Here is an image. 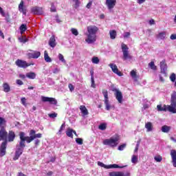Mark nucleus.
I'll use <instances>...</instances> for the list:
<instances>
[{
    "label": "nucleus",
    "instance_id": "nucleus-1",
    "mask_svg": "<svg viewBox=\"0 0 176 176\" xmlns=\"http://www.w3.org/2000/svg\"><path fill=\"white\" fill-rule=\"evenodd\" d=\"M87 32L85 34L86 38L85 42L88 43V45H93V43H96L97 41V33L98 32V27L96 25H90L88 26Z\"/></svg>",
    "mask_w": 176,
    "mask_h": 176
},
{
    "label": "nucleus",
    "instance_id": "nucleus-2",
    "mask_svg": "<svg viewBox=\"0 0 176 176\" xmlns=\"http://www.w3.org/2000/svg\"><path fill=\"white\" fill-rule=\"evenodd\" d=\"M119 140H120L119 135L111 137L109 139L104 140L103 141V145H108L111 148H115V146H118V144H119Z\"/></svg>",
    "mask_w": 176,
    "mask_h": 176
},
{
    "label": "nucleus",
    "instance_id": "nucleus-3",
    "mask_svg": "<svg viewBox=\"0 0 176 176\" xmlns=\"http://www.w3.org/2000/svg\"><path fill=\"white\" fill-rule=\"evenodd\" d=\"M121 47L123 54L122 59L124 60V61H126V60H132L133 56L129 54V47L127 46V45L122 43Z\"/></svg>",
    "mask_w": 176,
    "mask_h": 176
},
{
    "label": "nucleus",
    "instance_id": "nucleus-4",
    "mask_svg": "<svg viewBox=\"0 0 176 176\" xmlns=\"http://www.w3.org/2000/svg\"><path fill=\"white\" fill-rule=\"evenodd\" d=\"M112 91H114L115 97L119 104H122V102H123V94H122V91L116 88H113Z\"/></svg>",
    "mask_w": 176,
    "mask_h": 176
},
{
    "label": "nucleus",
    "instance_id": "nucleus-5",
    "mask_svg": "<svg viewBox=\"0 0 176 176\" xmlns=\"http://www.w3.org/2000/svg\"><path fill=\"white\" fill-rule=\"evenodd\" d=\"M98 166L100 167H104V168H123V166H120L116 164H110V165H105L104 163L101 162H98Z\"/></svg>",
    "mask_w": 176,
    "mask_h": 176
},
{
    "label": "nucleus",
    "instance_id": "nucleus-6",
    "mask_svg": "<svg viewBox=\"0 0 176 176\" xmlns=\"http://www.w3.org/2000/svg\"><path fill=\"white\" fill-rule=\"evenodd\" d=\"M8 131L4 126L0 127V141H6L8 140Z\"/></svg>",
    "mask_w": 176,
    "mask_h": 176
},
{
    "label": "nucleus",
    "instance_id": "nucleus-7",
    "mask_svg": "<svg viewBox=\"0 0 176 176\" xmlns=\"http://www.w3.org/2000/svg\"><path fill=\"white\" fill-rule=\"evenodd\" d=\"M41 100L43 102H50L52 105H57V100L56 98L42 96Z\"/></svg>",
    "mask_w": 176,
    "mask_h": 176
},
{
    "label": "nucleus",
    "instance_id": "nucleus-8",
    "mask_svg": "<svg viewBox=\"0 0 176 176\" xmlns=\"http://www.w3.org/2000/svg\"><path fill=\"white\" fill-rule=\"evenodd\" d=\"M24 135H25V133H24V132L20 133L19 137H20L21 141L19 142V144L16 145V146L19 148H22L23 149L25 148V139H24Z\"/></svg>",
    "mask_w": 176,
    "mask_h": 176
},
{
    "label": "nucleus",
    "instance_id": "nucleus-9",
    "mask_svg": "<svg viewBox=\"0 0 176 176\" xmlns=\"http://www.w3.org/2000/svg\"><path fill=\"white\" fill-rule=\"evenodd\" d=\"M30 52H32L28 53V57H29V58H39V57H41V52L32 50H30Z\"/></svg>",
    "mask_w": 176,
    "mask_h": 176
},
{
    "label": "nucleus",
    "instance_id": "nucleus-10",
    "mask_svg": "<svg viewBox=\"0 0 176 176\" xmlns=\"http://www.w3.org/2000/svg\"><path fill=\"white\" fill-rule=\"evenodd\" d=\"M16 65H17V67H19V68H27V67H30V64L27 63L26 61L18 59L16 62H15Z\"/></svg>",
    "mask_w": 176,
    "mask_h": 176
},
{
    "label": "nucleus",
    "instance_id": "nucleus-11",
    "mask_svg": "<svg viewBox=\"0 0 176 176\" xmlns=\"http://www.w3.org/2000/svg\"><path fill=\"white\" fill-rule=\"evenodd\" d=\"M23 151H24V148L16 146V150L15 151V155L13 158V160H18L19 157H20V156H21V155H23Z\"/></svg>",
    "mask_w": 176,
    "mask_h": 176
},
{
    "label": "nucleus",
    "instance_id": "nucleus-12",
    "mask_svg": "<svg viewBox=\"0 0 176 176\" xmlns=\"http://www.w3.org/2000/svg\"><path fill=\"white\" fill-rule=\"evenodd\" d=\"M105 3L109 10H112L116 6V0H106Z\"/></svg>",
    "mask_w": 176,
    "mask_h": 176
},
{
    "label": "nucleus",
    "instance_id": "nucleus-13",
    "mask_svg": "<svg viewBox=\"0 0 176 176\" xmlns=\"http://www.w3.org/2000/svg\"><path fill=\"white\" fill-rule=\"evenodd\" d=\"M31 12L34 14H43V8L38 7V6L32 7L31 8Z\"/></svg>",
    "mask_w": 176,
    "mask_h": 176
},
{
    "label": "nucleus",
    "instance_id": "nucleus-14",
    "mask_svg": "<svg viewBox=\"0 0 176 176\" xmlns=\"http://www.w3.org/2000/svg\"><path fill=\"white\" fill-rule=\"evenodd\" d=\"M109 67L111 68V71L114 73L116 74V75H118V76H122V72H119V69H118V66L113 63H110L109 65Z\"/></svg>",
    "mask_w": 176,
    "mask_h": 176
},
{
    "label": "nucleus",
    "instance_id": "nucleus-15",
    "mask_svg": "<svg viewBox=\"0 0 176 176\" xmlns=\"http://www.w3.org/2000/svg\"><path fill=\"white\" fill-rule=\"evenodd\" d=\"M19 10L25 16L27 14V8L24 6V1L21 0L19 5Z\"/></svg>",
    "mask_w": 176,
    "mask_h": 176
},
{
    "label": "nucleus",
    "instance_id": "nucleus-16",
    "mask_svg": "<svg viewBox=\"0 0 176 176\" xmlns=\"http://www.w3.org/2000/svg\"><path fill=\"white\" fill-rule=\"evenodd\" d=\"M8 142H3L0 146V156H5L6 155V145Z\"/></svg>",
    "mask_w": 176,
    "mask_h": 176
},
{
    "label": "nucleus",
    "instance_id": "nucleus-17",
    "mask_svg": "<svg viewBox=\"0 0 176 176\" xmlns=\"http://www.w3.org/2000/svg\"><path fill=\"white\" fill-rule=\"evenodd\" d=\"M74 134L78 137V134H76V131H75L74 129L71 128H68L66 131V135L67 137H69L70 138H74Z\"/></svg>",
    "mask_w": 176,
    "mask_h": 176
},
{
    "label": "nucleus",
    "instance_id": "nucleus-18",
    "mask_svg": "<svg viewBox=\"0 0 176 176\" xmlns=\"http://www.w3.org/2000/svg\"><path fill=\"white\" fill-rule=\"evenodd\" d=\"M109 176H130V173H123V172H111L109 174Z\"/></svg>",
    "mask_w": 176,
    "mask_h": 176
},
{
    "label": "nucleus",
    "instance_id": "nucleus-19",
    "mask_svg": "<svg viewBox=\"0 0 176 176\" xmlns=\"http://www.w3.org/2000/svg\"><path fill=\"white\" fill-rule=\"evenodd\" d=\"M166 111L171 113H176V104H173V103H170V105H166Z\"/></svg>",
    "mask_w": 176,
    "mask_h": 176
},
{
    "label": "nucleus",
    "instance_id": "nucleus-20",
    "mask_svg": "<svg viewBox=\"0 0 176 176\" xmlns=\"http://www.w3.org/2000/svg\"><path fill=\"white\" fill-rule=\"evenodd\" d=\"M160 68H161V72L162 74H166V72L167 71V65L166 64L165 60H162L160 63Z\"/></svg>",
    "mask_w": 176,
    "mask_h": 176
},
{
    "label": "nucleus",
    "instance_id": "nucleus-21",
    "mask_svg": "<svg viewBox=\"0 0 176 176\" xmlns=\"http://www.w3.org/2000/svg\"><path fill=\"white\" fill-rule=\"evenodd\" d=\"M56 45H57V43H56V38L54 37V35H53L50 38L49 45L51 47H56Z\"/></svg>",
    "mask_w": 176,
    "mask_h": 176
},
{
    "label": "nucleus",
    "instance_id": "nucleus-22",
    "mask_svg": "<svg viewBox=\"0 0 176 176\" xmlns=\"http://www.w3.org/2000/svg\"><path fill=\"white\" fill-rule=\"evenodd\" d=\"M15 138H16V134H14V132H13V131H10L8 133L9 142H12L14 141Z\"/></svg>",
    "mask_w": 176,
    "mask_h": 176
},
{
    "label": "nucleus",
    "instance_id": "nucleus-23",
    "mask_svg": "<svg viewBox=\"0 0 176 176\" xmlns=\"http://www.w3.org/2000/svg\"><path fill=\"white\" fill-rule=\"evenodd\" d=\"M157 110L158 112H166L167 111V105L164 104L162 106V104H157Z\"/></svg>",
    "mask_w": 176,
    "mask_h": 176
},
{
    "label": "nucleus",
    "instance_id": "nucleus-24",
    "mask_svg": "<svg viewBox=\"0 0 176 176\" xmlns=\"http://www.w3.org/2000/svg\"><path fill=\"white\" fill-rule=\"evenodd\" d=\"M80 110L81 111V113H82L83 116H86V115H89V111L86 108V106L81 105L80 107Z\"/></svg>",
    "mask_w": 176,
    "mask_h": 176
},
{
    "label": "nucleus",
    "instance_id": "nucleus-25",
    "mask_svg": "<svg viewBox=\"0 0 176 176\" xmlns=\"http://www.w3.org/2000/svg\"><path fill=\"white\" fill-rule=\"evenodd\" d=\"M145 128L146 129L148 132L152 131V130H153V124H152V122H148L146 123Z\"/></svg>",
    "mask_w": 176,
    "mask_h": 176
},
{
    "label": "nucleus",
    "instance_id": "nucleus-26",
    "mask_svg": "<svg viewBox=\"0 0 176 176\" xmlns=\"http://www.w3.org/2000/svg\"><path fill=\"white\" fill-rule=\"evenodd\" d=\"M26 78H28L29 79H35L36 78V74L35 72H28L26 74Z\"/></svg>",
    "mask_w": 176,
    "mask_h": 176
},
{
    "label": "nucleus",
    "instance_id": "nucleus-27",
    "mask_svg": "<svg viewBox=\"0 0 176 176\" xmlns=\"http://www.w3.org/2000/svg\"><path fill=\"white\" fill-rule=\"evenodd\" d=\"M3 91L5 93H9V91H10V86L7 82L3 83Z\"/></svg>",
    "mask_w": 176,
    "mask_h": 176
},
{
    "label": "nucleus",
    "instance_id": "nucleus-28",
    "mask_svg": "<svg viewBox=\"0 0 176 176\" xmlns=\"http://www.w3.org/2000/svg\"><path fill=\"white\" fill-rule=\"evenodd\" d=\"M170 104H176V91H173V94H171Z\"/></svg>",
    "mask_w": 176,
    "mask_h": 176
},
{
    "label": "nucleus",
    "instance_id": "nucleus-29",
    "mask_svg": "<svg viewBox=\"0 0 176 176\" xmlns=\"http://www.w3.org/2000/svg\"><path fill=\"white\" fill-rule=\"evenodd\" d=\"M162 133H168L170 130H171V126H167V125H164L162 126L161 129Z\"/></svg>",
    "mask_w": 176,
    "mask_h": 176
},
{
    "label": "nucleus",
    "instance_id": "nucleus-30",
    "mask_svg": "<svg viewBox=\"0 0 176 176\" xmlns=\"http://www.w3.org/2000/svg\"><path fill=\"white\" fill-rule=\"evenodd\" d=\"M44 59L46 63H52V58L49 57V54H47V51L44 52Z\"/></svg>",
    "mask_w": 176,
    "mask_h": 176
},
{
    "label": "nucleus",
    "instance_id": "nucleus-31",
    "mask_svg": "<svg viewBox=\"0 0 176 176\" xmlns=\"http://www.w3.org/2000/svg\"><path fill=\"white\" fill-rule=\"evenodd\" d=\"M104 105H105V109L107 111H110V109H112V105L109 103V100H104Z\"/></svg>",
    "mask_w": 176,
    "mask_h": 176
},
{
    "label": "nucleus",
    "instance_id": "nucleus-32",
    "mask_svg": "<svg viewBox=\"0 0 176 176\" xmlns=\"http://www.w3.org/2000/svg\"><path fill=\"white\" fill-rule=\"evenodd\" d=\"M6 119L4 118L0 117V127H6Z\"/></svg>",
    "mask_w": 176,
    "mask_h": 176
},
{
    "label": "nucleus",
    "instance_id": "nucleus-33",
    "mask_svg": "<svg viewBox=\"0 0 176 176\" xmlns=\"http://www.w3.org/2000/svg\"><path fill=\"white\" fill-rule=\"evenodd\" d=\"M157 38L158 39H161V40L164 39V38H166V32H160V33L157 35Z\"/></svg>",
    "mask_w": 176,
    "mask_h": 176
},
{
    "label": "nucleus",
    "instance_id": "nucleus-34",
    "mask_svg": "<svg viewBox=\"0 0 176 176\" xmlns=\"http://www.w3.org/2000/svg\"><path fill=\"white\" fill-rule=\"evenodd\" d=\"M21 34L23 35L27 31V25L22 24L20 27Z\"/></svg>",
    "mask_w": 176,
    "mask_h": 176
},
{
    "label": "nucleus",
    "instance_id": "nucleus-35",
    "mask_svg": "<svg viewBox=\"0 0 176 176\" xmlns=\"http://www.w3.org/2000/svg\"><path fill=\"white\" fill-rule=\"evenodd\" d=\"M23 138H24L25 141H26L28 142V144H30V142L34 141V138H33L32 136L25 137V135H23Z\"/></svg>",
    "mask_w": 176,
    "mask_h": 176
},
{
    "label": "nucleus",
    "instance_id": "nucleus-36",
    "mask_svg": "<svg viewBox=\"0 0 176 176\" xmlns=\"http://www.w3.org/2000/svg\"><path fill=\"white\" fill-rule=\"evenodd\" d=\"M131 162L133 164H137L138 163V156L135 155H132Z\"/></svg>",
    "mask_w": 176,
    "mask_h": 176
},
{
    "label": "nucleus",
    "instance_id": "nucleus-37",
    "mask_svg": "<svg viewBox=\"0 0 176 176\" xmlns=\"http://www.w3.org/2000/svg\"><path fill=\"white\" fill-rule=\"evenodd\" d=\"M110 34V38L111 39H115V38H116V31L115 30H111L109 32Z\"/></svg>",
    "mask_w": 176,
    "mask_h": 176
},
{
    "label": "nucleus",
    "instance_id": "nucleus-38",
    "mask_svg": "<svg viewBox=\"0 0 176 176\" xmlns=\"http://www.w3.org/2000/svg\"><path fill=\"white\" fill-rule=\"evenodd\" d=\"M170 156L172 157V161L176 160V151L175 150L170 151Z\"/></svg>",
    "mask_w": 176,
    "mask_h": 176
},
{
    "label": "nucleus",
    "instance_id": "nucleus-39",
    "mask_svg": "<svg viewBox=\"0 0 176 176\" xmlns=\"http://www.w3.org/2000/svg\"><path fill=\"white\" fill-rule=\"evenodd\" d=\"M75 3L74 6V8L75 9H78V8H79V6H80V1L79 0H72Z\"/></svg>",
    "mask_w": 176,
    "mask_h": 176
},
{
    "label": "nucleus",
    "instance_id": "nucleus-40",
    "mask_svg": "<svg viewBox=\"0 0 176 176\" xmlns=\"http://www.w3.org/2000/svg\"><path fill=\"white\" fill-rule=\"evenodd\" d=\"M93 64H98L100 63V59L97 56H94L91 59Z\"/></svg>",
    "mask_w": 176,
    "mask_h": 176
},
{
    "label": "nucleus",
    "instance_id": "nucleus-41",
    "mask_svg": "<svg viewBox=\"0 0 176 176\" xmlns=\"http://www.w3.org/2000/svg\"><path fill=\"white\" fill-rule=\"evenodd\" d=\"M99 130H102V131H104V130L107 129V124L105 123H102L100 124L98 126Z\"/></svg>",
    "mask_w": 176,
    "mask_h": 176
},
{
    "label": "nucleus",
    "instance_id": "nucleus-42",
    "mask_svg": "<svg viewBox=\"0 0 176 176\" xmlns=\"http://www.w3.org/2000/svg\"><path fill=\"white\" fill-rule=\"evenodd\" d=\"M148 67L151 69H153V71H156L157 67H156V65H155L154 62H151L150 63H148Z\"/></svg>",
    "mask_w": 176,
    "mask_h": 176
},
{
    "label": "nucleus",
    "instance_id": "nucleus-43",
    "mask_svg": "<svg viewBox=\"0 0 176 176\" xmlns=\"http://www.w3.org/2000/svg\"><path fill=\"white\" fill-rule=\"evenodd\" d=\"M131 76L134 79V80H137V72H135V71L132 70L131 72Z\"/></svg>",
    "mask_w": 176,
    "mask_h": 176
},
{
    "label": "nucleus",
    "instance_id": "nucleus-44",
    "mask_svg": "<svg viewBox=\"0 0 176 176\" xmlns=\"http://www.w3.org/2000/svg\"><path fill=\"white\" fill-rule=\"evenodd\" d=\"M71 32L73 35H75V36H78L79 35V32H78V30L75 28H72Z\"/></svg>",
    "mask_w": 176,
    "mask_h": 176
},
{
    "label": "nucleus",
    "instance_id": "nucleus-45",
    "mask_svg": "<svg viewBox=\"0 0 176 176\" xmlns=\"http://www.w3.org/2000/svg\"><path fill=\"white\" fill-rule=\"evenodd\" d=\"M102 94L104 97V100H108V91L107 89H102Z\"/></svg>",
    "mask_w": 176,
    "mask_h": 176
},
{
    "label": "nucleus",
    "instance_id": "nucleus-46",
    "mask_svg": "<svg viewBox=\"0 0 176 176\" xmlns=\"http://www.w3.org/2000/svg\"><path fill=\"white\" fill-rule=\"evenodd\" d=\"M154 160H155V162H157L158 163H160V162L163 160V157H162V156L160 155H157L154 157Z\"/></svg>",
    "mask_w": 176,
    "mask_h": 176
},
{
    "label": "nucleus",
    "instance_id": "nucleus-47",
    "mask_svg": "<svg viewBox=\"0 0 176 176\" xmlns=\"http://www.w3.org/2000/svg\"><path fill=\"white\" fill-rule=\"evenodd\" d=\"M58 59L60 60V61H61V63H63V64H65L66 61H65V59L64 58V56H63V54H58Z\"/></svg>",
    "mask_w": 176,
    "mask_h": 176
},
{
    "label": "nucleus",
    "instance_id": "nucleus-48",
    "mask_svg": "<svg viewBox=\"0 0 176 176\" xmlns=\"http://www.w3.org/2000/svg\"><path fill=\"white\" fill-rule=\"evenodd\" d=\"M19 41L22 43H25L26 42H28V40L25 37H19Z\"/></svg>",
    "mask_w": 176,
    "mask_h": 176
},
{
    "label": "nucleus",
    "instance_id": "nucleus-49",
    "mask_svg": "<svg viewBox=\"0 0 176 176\" xmlns=\"http://www.w3.org/2000/svg\"><path fill=\"white\" fill-rule=\"evenodd\" d=\"M76 142L78 145H82L83 144V139L82 138H76Z\"/></svg>",
    "mask_w": 176,
    "mask_h": 176
},
{
    "label": "nucleus",
    "instance_id": "nucleus-50",
    "mask_svg": "<svg viewBox=\"0 0 176 176\" xmlns=\"http://www.w3.org/2000/svg\"><path fill=\"white\" fill-rule=\"evenodd\" d=\"M49 118H51V119H54V118H57V113H52L48 114Z\"/></svg>",
    "mask_w": 176,
    "mask_h": 176
},
{
    "label": "nucleus",
    "instance_id": "nucleus-51",
    "mask_svg": "<svg viewBox=\"0 0 176 176\" xmlns=\"http://www.w3.org/2000/svg\"><path fill=\"white\" fill-rule=\"evenodd\" d=\"M170 79L171 80V82H175V79H176V75L175 74L173 73L170 76Z\"/></svg>",
    "mask_w": 176,
    "mask_h": 176
},
{
    "label": "nucleus",
    "instance_id": "nucleus-52",
    "mask_svg": "<svg viewBox=\"0 0 176 176\" xmlns=\"http://www.w3.org/2000/svg\"><path fill=\"white\" fill-rule=\"evenodd\" d=\"M32 137L34 138V140L35 138H42V133L34 134Z\"/></svg>",
    "mask_w": 176,
    "mask_h": 176
},
{
    "label": "nucleus",
    "instance_id": "nucleus-53",
    "mask_svg": "<svg viewBox=\"0 0 176 176\" xmlns=\"http://www.w3.org/2000/svg\"><path fill=\"white\" fill-rule=\"evenodd\" d=\"M0 14H1V16H3V17H5V16H6L5 11H3V8L1 7H0Z\"/></svg>",
    "mask_w": 176,
    "mask_h": 176
},
{
    "label": "nucleus",
    "instance_id": "nucleus-54",
    "mask_svg": "<svg viewBox=\"0 0 176 176\" xmlns=\"http://www.w3.org/2000/svg\"><path fill=\"white\" fill-rule=\"evenodd\" d=\"M64 129H65V124H63L58 131V133L61 134V131H63L64 130Z\"/></svg>",
    "mask_w": 176,
    "mask_h": 176
},
{
    "label": "nucleus",
    "instance_id": "nucleus-55",
    "mask_svg": "<svg viewBox=\"0 0 176 176\" xmlns=\"http://www.w3.org/2000/svg\"><path fill=\"white\" fill-rule=\"evenodd\" d=\"M16 83L19 85V86H23V85H24V82L21 80H16Z\"/></svg>",
    "mask_w": 176,
    "mask_h": 176
},
{
    "label": "nucleus",
    "instance_id": "nucleus-56",
    "mask_svg": "<svg viewBox=\"0 0 176 176\" xmlns=\"http://www.w3.org/2000/svg\"><path fill=\"white\" fill-rule=\"evenodd\" d=\"M124 148H126V144H121L118 147V151H123L124 149Z\"/></svg>",
    "mask_w": 176,
    "mask_h": 176
},
{
    "label": "nucleus",
    "instance_id": "nucleus-57",
    "mask_svg": "<svg viewBox=\"0 0 176 176\" xmlns=\"http://www.w3.org/2000/svg\"><path fill=\"white\" fill-rule=\"evenodd\" d=\"M26 101H27V99L25 98H21V104H23V105H25Z\"/></svg>",
    "mask_w": 176,
    "mask_h": 176
},
{
    "label": "nucleus",
    "instance_id": "nucleus-58",
    "mask_svg": "<svg viewBox=\"0 0 176 176\" xmlns=\"http://www.w3.org/2000/svg\"><path fill=\"white\" fill-rule=\"evenodd\" d=\"M69 89L70 91H74V90H75V87H74L72 84H69Z\"/></svg>",
    "mask_w": 176,
    "mask_h": 176
},
{
    "label": "nucleus",
    "instance_id": "nucleus-59",
    "mask_svg": "<svg viewBox=\"0 0 176 176\" xmlns=\"http://www.w3.org/2000/svg\"><path fill=\"white\" fill-rule=\"evenodd\" d=\"M91 5H93V1H89L87 4V9H90V8H91Z\"/></svg>",
    "mask_w": 176,
    "mask_h": 176
},
{
    "label": "nucleus",
    "instance_id": "nucleus-60",
    "mask_svg": "<svg viewBox=\"0 0 176 176\" xmlns=\"http://www.w3.org/2000/svg\"><path fill=\"white\" fill-rule=\"evenodd\" d=\"M170 38L171 39V41L175 40L176 39V34H171L170 36Z\"/></svg>",
    "mask_w": 176,
    "mask_h": 176
},
{
    "label": "nucleus",
    "instance_id": "nucleus-61",
    "mask_svg": "<svg viewBox=\"0 0 176 176\" xmlns=\"http://www.w3.org/2000/svg\"><path fill=\"white\" fill-rule=\"evenodd\" d=\"M138 148H140V142H137V144L135 148V152H138Z\"/></svg>",
    "mask_w": 176,
    "mask_h": 176
},
{
    "label": "nucleus",
    "instance_id": "nucleus-62",
    "mask_svg": "<svg viewBox=\"0 0 176 176\" xmlns=\"http://www.w3.org/2000/svg\"><path fill=\"white\" fill-rule=\"evenodd\" d=\"M19 78H20L21 79H25V78H27V75L25 76V74H19Z\"/></svg>",
    "mask_w": 176,
    "mask_h": 176
},
{
    "label": "nucleus",
    "instance_id": "nucleus-63",
    "mask_svg": "<svg viewBox=\"0 0 176 176\" xmlns=\"http://www.w3.org/2000/svg\"><path fill=\"white\" fill-rule=\"evenodd\" d=\"M130 36V32H125L124 34V38H129Z\"/></svg>",
    "mask_w": 176,
    "mask_h": 176
},
{
    "label": "nucleus",
    "instance_id": "nucleus-64",
    "mask_svg": "<svg viewBox=\"0 0 176 176\" xmlns=\"http://www.w3.org/2000/svg\"><path fill=\"white\" fill-rule=\"evenodd\" d=\"M51 12H56V7L52 4L50 9Z\"/></svg>",
    "mask_w": 176,
    "mask_h": 176
}]
</instances>
